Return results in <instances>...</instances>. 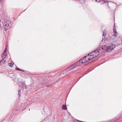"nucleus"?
Masks as SVG:
<instances>
[{
  "mask_svg": "<svg viewBox=\"0 0 122 122\" xmlns=\"http://www.w3.org/2000/svg\"><path fill=\"white\" fill-rule=\"evenodd\" d=\"M92 59L89 56V54H88L87 56H85L84 58L82 57L79 61L76 62L79 66L82 64L86 63Z\"/></svg>",
  "mask_w": 122,
  "mask_h": 122,
  "instance_id": "obj_1",
  "label": "nucleus"
},
{
  "mask_svg": "<svg viewBox=\"0 0 122 122\" xmlns=\"http://www.w3.org/2000/svg\"><path fill=\"white\" fill-rule=\"evenodd\" d=\"M106 45V51H110L115 47V45L112 43L109 44L107 43Z\"/></svg>",
  "mask_w": 122,
  "mask_h": 122,
  "instance_id": "obj_2",
  "label": "nucleus"
},
{
  "mask_svg": "<svg viewBox=\"0 0 122 122\" xmlns=\"http://www.w3.org/2000/svg\"><path fill=\"white\" fill-rule=\"evenodd\" d=\"M99 51L97 48L96 50L93 51L90 53L88 54H89V56L91 57V59H92L97 56L99 54Z\"/></svg>",
  "mask_w": 122,
  "mask_h": 122,
  "instance_id": "obj_3",
  "label": "nucleus"
},
{
  "mask_svg": "<svg viewBox=\"0 0 122 122\" xmlns=\"http://www.w3.org/2000/svg\"><path fill=\"white\" fill-rule=\"evenodd\" d=\"M78 67H79V66L78 65L76 62L74 64L69 66L66 69V71H69L71 70H74L76 69Z\"/></svg>",
  "mask_w": 122,
  "mask_h": 122,
  "instance_id": "obj_4",
  "label": "nucleus"
},
{
  "mask_svg": "<svg viewBox=\"0 0 122 122\" xmlns=\"http://www.w3.org/2000/svg\"><path fill=\"white\" fill-rule=\"evenodd\" d=\"M78 67H79V66L78 65L76 62L74 64L69 66L66 69V71H69L71 70H74L76 69Z\"/></svg>",
  "mask_w": 122,
  "mask_h": 122,
  "instance_id": "obj_5",
  "label": "nucleus"
},
{
  "mask_svg": "<svg viewBox=\"0 0 122 122\" xmlns=\"http://www.w3.org/2000/svg\"><path fill=\"white\" fill-rule=\"evenodd\" d=\"M10 22L8 20L5 22L3 24L5 30H7L10 26Z\"/></svg>",
  "mask_w": 122,
  "mask_h": 122,
  "instance_id": "obj_6",
  "label": "nucleus"
},
{
  "mask_svg": "<svg viewBox=\"0 0 122 122\" xmlns=\"http://www.w3.org/2000/svg\"><path fill=\"white\" fill-rule=\"evenodd\" d=\"M106 45H102L101 46H99L98 49V50L99 52H102V51L106 49Z\"/></svg>",
  "mask_w": 122,
  "mask_h": 122,
  "instance_id": "obj_7",
  "label": "nucleus"
},
{
  "mask_svg": "<svg viewBox=\"0 0 122 122\" xmlns=\"http://www.w3.org/2000/svg\"><path fill=\"white\" fill-rule=\"evenodd\" d=\"M108 41V40L107 39H102V42L103 43H107Z\"/></svg>",
  "mask_w": 122,
  "mask_h": 122,
  "instance_id": "obj_8",
  "label": "nucleus"
},
{
  "mask_svg": "<svg viewBox=\"0 0 122 122\" xmlns=\"http://www.w3.org/2000/svg\"><path fill=\"white\" fill-rule=\"evenodd\" d=\"M6 53H5L4 52H3L1 55L2 57L4 59L6 58Z\"/></svg>",
  "mask_w": 122,
  "mask_h": 122,
  "instance_id": "obj_9",
  "label": "nucleus"
},
{
  "mask_svg": "<svg viewBox=\"0 0 122 122\" xmlns=\"http://www.w3.org/2000/svg\"><path fill=\"white\" fill-rule=\"evenodd\" d=\"M5 61L4 59H2L0 61V65H2L4 63Z\"/></svg>",
  "mask_w": 122,
  "mask_h": 122,
  "instance_id": "obj_10",
  "label": "nucleus"
},
{
  "mask_svg": "<svg viewBox=\"0 0 122 122\" xmlns=\"http://www.w3.org/2000/svg\"><path fill=\"white\" fill-rule=\"evenodd\" d=\"M107 31L106 30H105L103 31V34L102 35V36H104L106 35L107 34Z\"/></svg>",
  "mask_w": 122,
  "mask_h": 122,
  "instance_id": "obj_11",
  "label": "nucleus"
},
{
  "mask_svg": "<svg viewBox=\"0 0 122 122\" xmlns=\"http://www.w3.org/2000/svg\"><path fill=\"white\" fill-rule=\"evenodd\" d=\"M62 109L65 110L67 109L65 105H63L62 106Z\"/></svg>",
  "mask_w": 122,
  "mask_h": 122,
  "instance_id": "obj_12",
  "label": "nucleus"
},
{
  "mask_svg": "<svg viewBox=\"0 0 122 122\" xmlns=\"http://www.w3.org/2000/svg\"><path fill=\"white\" fill-rule=\"evenodd\" d=\"M114 34L113 35V36H114V37H115L117 36V31L116 30H114Z\"/></svg>",
  "mask_w": 122,
  "mask_h": 122,
  "instance_id": "obj_13",
  "label": "nucleus"
},
{
  "mask_svg": "<svg viewBox=\"0 0 122 122\" xmlns=\"http://www.w3.org/2000/svg\"><path fill=\"white\" fill-rule=\"evenodd\" d=\"M14 63H13V62H12V63H9L8 64L9 66H11V67L12 66H13V65L14 64Z\"/></svg>",
  "mask_w": 122,
  "mask_h": 122,
  "instance_id": "obj_14",
  "label": "nucleus"
},
{
  "mask_svg": "<svg viewBox=\"0 0 122 122\" xmlns=\"http://www.w3.org/2000/svg\"><path fill=\"white\" fill-rule=\"evenodd\" d=\"M21 85H22V86H21V87H24V86H25V84H24V83H21Z\"/></svg>",
  "mask_w": 122,
  "mask_h": 122,
  "instance_id": "obj_15",
  "label": "nucleus"
},
{
  "mask_svg": "<svg viewBox=\"0 0 122 122\" xmlns=\"http://www.w3.org/2000/svg\"><path fill=\"white\" fill-rule=\"evenodd\" d=\"M103 1L104 2L106 3L109 2L107 0H103Z\"/></svg>",
  "mask_w": 122,
  "mask_h": 122,
  "instance_id": "obj_16",
  "label": "nucleus"
},
{
  "mask_svg": "<svg viewBox=\"0 0 122 122\" xmlns=\"http://www.w3.org/2000/svg\"><path fill=\"white\" fill-rule=\"evenodd\" d=\"M7 47H6V48H5V50H4V51L3 52H4L5 53H6V52L7 51Z\"/></svg>",
  "mask_w": 122,
  "mask_h": 122,
  "instance_id": "obj_17",
  "label": "nucleus"
},
{
  "mask_svg": "<svg viewBox=\"0 0 122 122\" xmlns=\"http://www.w3.org/2000/svg\"><path fill=\"white\" fill-rule=\"evenodd\" d=\"M16 69L18 70H20V71H22V70H21L20 69V68H16Z\"/></svg>",
  "mask_w": 122,
  "mask_h": 122,
  "instance_id": "obj_18",
  "label": "nucleus"
},
{
  "mask_svg": "<svg viewBox=\"0 0 122 122\" xmlns=\"http://www.w3.org/2000/svg\"><path fill=\"white\" fill-rule=\"evenodd\" d=\"M93 1H96V2H98V0H93Z\"/></svg>",
  "mask_w": 122,
  "mask_h": 122,
  "instance_id": "obj_19",
  "label": "nucleus"
},
{
  "mask_svg": "<svg viewBox=\"0 0 122 122\" xmlns=\"http://www.w3.org/2000/svg\"><path fill=\"white\" fill-rule=\"evenodd\" d=\"M20 91L19 90H18V95H19V96H20V93L19 92H20Z\"/></svg>",
  "mask_w": 122,
  "mask_h": 122,
  "instance_id": "obj_20",
  "label": "nucleus"
},
{
  "mask_svg": "<svg viewBox=\"0 0 122 122\" xmlns=\"http://www.w3.org/2000/svg\"><path fill=\"white\" fill-rule=\"evenodd\" d=\"M78 122H83L81 121H78Z\"/></svg>",
  "mask_w": 122,
  "mask_h": 122,
  "instance_id": "obj_21",
  "label": "nucleus"
},
{
  "mask_svg": "<svg viewBox=\"0 0 122 122\" xmlns=\"http://www.w3.org/2000/svg\"><path fill=\"white\" fill-rule=\"evenodd\" d=\"M50 75H51V74H51V73H50Z\"/></svg>",
  "mask_w": 122,
  "mask_h": 122,
  "instance_id": "obj_22",
  "label": "nucleus"
},
{
  "mask_svg": "<svg viewBox=\"0 0 122 122\" xmlns=\"http://www.w3.org/2000/svg\"><path fill=\"white\" fill-rule=\"evenodd\" d=\"M115 27V26H114V27Z\"/></svg>",
  "mask_w": 122,
  "mask_h": 122,
  "instance_id": "obj_23",
  "label": "nucleus"
}]
</instances>
